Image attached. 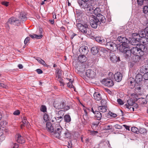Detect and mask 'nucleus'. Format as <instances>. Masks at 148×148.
<instances>
[{
  "instance_id": "obj_55",
  "label": "nucleus",
  "mask_w": 148,
  "mask_h": 148,
  "mask_svg": "<svg viewBox=\"0 0 148 148\" xmlns=\"http://www.w3.org/2000/svg\"><path fill=\"white\" fill-rule=\"evenodd\" d=\"M108 76H109V78H110V79H112L114 77V75H113L112 73L110 72L108 74Z\"/></svg>"
},
{
  "instance_id": "obj_7",
  "label": "nucleus",
  "mask_w": 148,
  "mask_h": 148,
  "mask_svg": "<svg viewBox=\"0 0 148 148\" xmlns=\"http://www.w3.org/2000/svg\"><path fill=\"white\" fill-rule=\"evenodd\" d=\"M103 84L108 87H111L114 84L113 81L111 79H103L102 82Z\"/></svg>"
},
{
  "instance_id": "obj_21",
  "label": "nucleus",
  "mask_w": 148,
  "mask_h": 148,
  "mask_svg": "<svg viewBox=\"0 0 148 148\" xmlns=\"http://www.w3.org/2000/svg\"><path fill=\"white\" fill-rule=\"evenodd\" d=\"M93 96L95 100L99 101L102 99L101 94L98 92H95L93 95Z\"/></svg>"
},
{
  "instance_id": "obj_8",
  "label": "nucleus",
  "mask_w": 148,
  "mask_h": 148,
  "mask_svg": "<svg viewBox=\"0 0 148 148\" xmlns=\"http://www.w3.org/2000/svg\"><path fill=\"white\" fill-rule=\"evenodd\" d=\"M106 46L111 50L115 51L118 48L116 45L112 42H109L107 43Z\"/></svg>"
},
{
  "instance_id": "obj_47",
  "label": "nucleus",
  "mask_w": 148,
  "mask_h": 148,
  "mask_svg": "<svg viewBox=\"0 0 148 148\" xmlns=\"http://www.w3.org/2000/svg\"><path fill=\"white\" fill-rule=\"evenodd\" d=\"M143 12L144 13L146 14L148 12V5L145 6L143 8Z\"/></svg>"
},
{
  "instance_id": "obj_63",
  "label": "nucleus",
  "mask_w": 148,
  "mask_h": 148,
  "mask_svg": "<svg viewBox=\"0 0 148 148\" xmlns=\"http://www.w3.org/2000/svg\"><path fill=\"white\" fill-rule=\"evenodd\" d=\"M112 126L110 125H108L106 127V129L108 130L110 129H112Z\"/></svg>"
},
{
  "instance_id": "obj_37",
  "label": "nucleus",
  "mask_w": 148,
  "mask_h": 148,
  "mask_svg": "<svg viewBox=\"0 0 148 148\" xmlns=\"http://www.w3.org/2000/svg\"><path fill=\"white\" fill-rule=\"evenodd\" d=\"M147 132V131L145 129L143 128H140L139 129V133H140L141 134H146Z\"/></svg>"
},
{
  "instance_id": "obj_26",
  "label": "nucleus",
  "mask_w": 148,
  "mask_h": 148,
  "mask_svg": "<svg viewBox=\"0 0 148 148\" xmlns=\"http://www.w3.org/2000/svg\"><path fill=\"white\" fill-rule=\"evenodd\" d=\"M140 42H142L144 44L147 45L148 44V37H142L140 38Z\"/></svg>"
},
{
  "instance_id": "obj_23",
  "label": "nucleus",
  "mask_w": 148,
  "mask_h": 148,
  "mask_svg": "<svg viewBox=\"0 0 148 148\" xmlns=\"http://www.w3.org/2000/svg\"><path fill=\"white\" fill-rule=\"evenodd\" d=\"M71 136V134L69 132H68L66 130H64V132H63L61 137H62L65 138H68L70 137Z\"/></svg>"
},
{
  "instance_id": "obj_46",
  "label": "nucleus",
  "mask_w": 148,
  "mask_h": 148,
  "mask_svg": "<svg viewBox=\"0 0 148 148\" xmlns=\"http://www.w3.org/2000/svg\"><path fill=\"white\" fill-rule=\"evenodd\" d=\"M0 87L4 88L5 89H8V86L4 83H0Z\"/></svg>"
},
{
  "instance_id": "obj_15",
  "label": "nucleus",
  "mask_w": 148,
  "mask_h": 148,
  "mask_svg": "<svg viewBox=\"0 0 148 148\" xmlns=\"http://www.w3.org/2000/svg\"><path fill=\"white\" fill-rule=\"evenodd\" d=\"M64 130L59 124H57L55 125L54 127L53 131V132H52V133L57 131H59L58 132L59 133H60V132H64Z\"/></svg>"
},
{
  "instance_id": "obj_38",
  "label": "nucleus",
  "mask_w": 148,
  "mask_h": 148,
  "mask_svg": "<svg viewBox=\"0 0 148 148\" xmlns=\"http://www.w3.org/2000/svg\"><path fill=\"white\" fill-rule=\"evenodd\" d=\"M56 77L58 78H60L62 76L61 71L59 69H57L56 71Z\"/></svg>"
},
{
  "instance_id": "obj_1",
  "label": "nucleus",
  "mask_w": 148,
  "mask_h": 148,
  "mask_svg": "<svg viewBox=\"0 0 148 148\" xmlns=\"http://www.w3.org/2000/svg\"><path fill=\"white\" fill-rule=\"evenodd\" d=\"M89 19L91 26L94 28H96L98 25H103L106 21L104 16L99 13L98 14L96 17L93 15L90 16Z\"/></svg>"
},
{
  "instance_id": "obj_27",
  "label": "nucleus",
  "mask_w": 148,
  "mask_h": 148,
  "mask_svg": "<svg viewBox=\"0 0 148 148\" xmlns=\"http://www.w3.org/2000/svg\"><path fill=\"white\" fill-rule=\"evenodd\" d=\"M19 20L22 21H25L27 19L24 13L21 12L19 16Z\"/></svg>"
},
{
  "instance_id": "obj_13",
  "label": "nucleus",
  "mask_w": 148,
  "mask_h": 148,
  "mask_svg": "<svg viewBox=\"0 0 148 148\" xmlns=\"http://www.w3.org/2000/svg\"><path fill=\"white\" fill-rule=\"evenodd\" d=\"M15 138L16 141L18 143L22 144L24 143L25 142V139L20 134H16Z\"/></svg>"
},
{
  "instance_id": "obj_64",
  "label": "nucleus",
  "mask_w": 148,
  "mask_h": 148,
  "mask_svg": "<svg viewBox=\"0 0 148 148\" xmlns=\"http://www.w3.org/2000/svg\"><path fill=\"white\" fill-rule=\"evenodd\" d=\"M145 33L146 36L148 37V27H147L145 28Z\"/></svg>"
},
{
  "instance_id": "obj_10",
  "label": "nucleus",
  "mask_w": 148,
  "mask_h": 148,
  "mask_svg": "<svg viewBox=\"0 0 148 148\" xmlns=\"http://www.w3.org/2000/svg\"><path fill=\"white\" fill-rule=\"evenodd\" d=\"M110 60L114 63H116L120 60L119 58L117 57L113 52L110 53Z\"/></svg>"
},
{
  "instance_id": "obj_19",
  "label": "nucleus",
  "mask_w": 148,
  "mask_h": 148,
  "mask_svg": "<svg viewBox=\"0 0 148 148\" xmlns=\"http://www.w3.org/2000/svg\"><path fill=\"white\" fill-rule=\"evenodd\" d=\"M85 55H79L78 57V60L81 63H83L86 61L87 60L86 57L84 56Z\"/></svg>"
},
{
  "instance_id": "obj_35",
  "label": "nucleus",
  "mask_w": 148,
  "mask_h": 148,
  "mask_svg": "<svg viewBox=\"0 0 148 148\" xmlns=\"http://www.w3.org/2000/svg\"><path fill=\"white\" fill-rule=\"evenodd\" d=\"M95 115L97 120H99L101 119L102 117V115L100 112L97 111H95Z\"/></svg>"
},
{
  "instance_id": "obj_31",
  "label": "nucleus",
  "mask_w": 148,
  "mask_h": 148,
  "mask_svg": "<svg viewBox=\"0 0 148 148\" xmlns=\"http://www.w3.org/2000/svg\"><path fill=\"white\" fill-rule=\"evenodd\" d=\"M29 36L33 39L35 38L36 39H40L42 37V35H37L36 34H34L33 35H29Z\"/></svg>"
},
{
  "instance_id": "obj_45",
  "label": "nucleus",
  "mask_w": 148,
  "mask_h": 148,
  "mask_svg": "<svg viewBox=\"0 0 148 148\" xmlns=\"http://www.w3.org/2000/svg\"><path fill=\"white\" fill-rule=\"evenodd\" d=\"M40 110L43 112H45L47 111V108L46 106L44 105H42L41 106Z\"/></svg>"
},
{
  "instance_id": "obj_22",
  "label": "nucleus",
  "mask_w": 148,
  "mask_h": 148,
  "mask_svg": "<svg viewBox=\"0 0 148 148\" xmlns=\"http://www.w3.org/2000/svg\"><path fill=\"white\" fill-rule=\"evenodd\" d=\"M91 8H92V10H90L89 12L90 13H94L95 14H96L97 13L99 12L100 11V9L98 8H95L92 5H91Z\"/></svg>"
},
{
  "instance_id": "obj_4",
  "label": "nucleus",
  "mask_w": 148,
  "mask_h": 148,
  "mask_svg": "<svg viewBox=\"0 0 148 148\" xmlns=\"http://www.w3.org/2000/svg\"><path fill=\"white\" fill-rule=\"evenodd\" d=\"M54 107L56 109H63L65 110H67L70 108L68 106H66L65 103L63 101L58 102L55 101L53 103Z\"/></svg>"
},
{
  "instance_id": "obj_14",
  "label": "nucleus",
  "mask_w": 148,
  "mask_h": 148,
  "mask_svg": "<svg viewBox=\"0 0 148 148\" xmlns=\"http://www.w3.org/2000/svg\"><path fill=\"white\" fill-rule=\"evenodd\" d=\"M114 79L115 81L117 82H120L122 80V75L120 72H117L114 75Z\"/></svg>"
},
{
  "instance_id": "obj_62",
  "label": "nucleus",
  "mask_w": 148,
  "mask_h": 148,
  "mask_svg": "<svg viewBox=\"0 0 148 148\" xmlns=\"http://www.w3.org/2000/svg\"><path fill=\"white\" fill-rule=\"evenodd\" d=\"M83 118L84 120H87V114L86 113L85 114L83 115Z\"/></svg>"
},
{
  "instance_id": "obj_11",
  "label": "nucleus",
  "mask_w": 148,
  "mask_h": 148,
  "mask_svg": "<svg viewBox=\"0 0 148 148\" xmlns=\"http://www.w3.org/2000/svg\"><path fill=\"white\" fill-rule=\"evenodd\" d=\"M123 51L125 53V57L126 58H130L132 56V51L131 49L130 48H127L124 49Z\"/></svg>"
},
{
  "instance_id": "obj_42",
  "label": "nucleus",
  "mask_w": 148,
  "mask_h": 148,
  "mask_svg": "<svg viewBox=\"0 0 148 148\" xmlns=\"http://www.w3.org/2000/svg\"><path fill=\"white\" fill-rule=\"evenodd\" d=\"M143 55H135V59L134 60V62H136L139 61L140 60L141 58L140 56H143Z\"/></svg>"
},
{
  "instance_id": "obj_5",
  "label": "nucleus",
  "mask_w": 148,
  "mask_h": 148,
  "mask_svg": "<svg viewBox=\"0 0 148 148\" xmlns=\"http://www.w3.org/2000/svg\"><path fill=\"white\" fill-rule=\"evenodd\" d=\"M78 3L81 8H83L86 11L89 12L90 10H92L91 8V4L90 2H87L83 1H78Z\"/></svg>"
},
{
  "instance_id": "obj_25",
  "label": "nucleus",
  "mask_w": 148,
  "mask_h": 148,
  "mask_svg": "<svg viewBox=\"0 0 148 148\" xmlns=\"http://www.w3.org/2000/svg\"><path fill=\"white\" fill-rule=\"evenodd\" d=\"M99 110L102 112H105L107 110V107L106 106H99L98 108Z\"/></svg>"
},
{
  "instance_id": "obj_43",
  "label": "nucleus",
  "mask_w": 148,
  "mask_h": 148,
  "mask_svg": "<svg viewBox=\"0 0 148 148\" xmlns=\"http://www.w3.org/2000/svg\"><path fill=\"white\" fill-rule=\"evenodd\" d=\"M64 114V111L63 110H60L59 111L58 113L56 114L57 116H63Z\"/></svg>"
},
{
  "instance_id": "obj_12",
  "label": "nucleus",
  "mask_w": 148,
  "mask_h": 148,
  "mask_svg": "<svg viewBox=\"0 0 148 148\" xmlns=\"http://www.w3.org/2000/svg\"><path fill=\"white\" fill-rule=\"evenodd\" d=\"M79 51L82 54H86L88 51V48L86 46H82L80 47Z\"/></svg>"
},
{
  "instance_id": "obj_54",
  "label": "nucleus",
  "mask_w": 148,
  "mask_h": 148,
  "mask_svg": "<svg viewBox=\"0 0 148 148\" xmlns=\"http://www.w3.org/2000/svg\"><path fill=\"white\" fill-rule=\"evenodd\" d=\"M143 78L145 80H148V72L144 74L143 75Z\"/></svg>"
},
{
  "instance_id": "obj_6",
  "label": "nucleus",
  "mask_w": 148,
  "mask_h": 148,
  "mask_svg": "<svg viewBox=\"0 0 148 148\" xmlns=\"http://www.w3.org/2000/svg\"><path fill=\"white\" fill-rule=\"evenodd\" d=\"M77 27L79 31L82 33L89 34L88 32V31L87 30L88 28V26L86 24L83 25L81 23H78L77 24Z\"/></svg>"
},
{
  "instance_id": "obj_34",
  "label": "nucleus",
  "mask_w": 148,
  "mask_h": 148,
  "mask_svg": "<svg viewBox=\"0 0 148 148\" xmlns=\"http://www.w3.org/2000/svg\"><path fill=\"white\" fill-rule=\"evenodd\" d=\"M22 122L23 124H21V128H22L23 126H27L28 123L26 117H23V119H22Z\"/></svg>"
},
{
  "instance_id": "obj_52",
  "label": "nucleus",
  "mask_w": 148,
  "mask_h": 148,
  "mask_svg": "<svg viewBox=\"0 0 148 148\" xmlns=\"http://www.w3.org/2000/svg\"><path fill=\"white\" fill-rule=\"evenodd\" d=\"M67 86L69 88H73L74 87V86L73 85L72 82L70 81L67 84Z\"/></svg>"
},
{
  "instance_id": "obj_51",
  "label": "nucleus",
  "mask_w": 148,
  "mask_h": 148,
  "mask_svg": "<svg viewBox=\"0 0 148 148\" xmlns=\"http://www.w3.org/2000/svg\"><path fill=\"white\" fill-rule=\"evenodd\" d=\"M43 119L45 122L49 120V117L48 115L45 114L43 116Z\"/></svg>"
},
{
  "instance_id": "obj_33",
  "label": "nucleus",
  "mask_w": 148,
  "mask_h": 148,
  "mask_svg": "<svg viewBox=\"0 0 148 148\" xmlns=\"http://www.w3.org/2000/svg\"><path fill=\"white\" fill-rule=\"evenodd\" d=\"M127 103L128 104L127 105L129 106H133L134 105L136 106V108H137L138 106L137 104L135 103L131 99H129L127 101Z\"/></svg>"
},
{
  "instance_id": "obj_56",
  "label": "nucleus",
  "mask_w": 148,
  "mask_h": 148,
  "mask_svg": "<svg viewBox=\"0 0 148 148\" xmlns=\"http://www.w3.org/2000/svg\"><path fill=\"white\" fill-rule=\"evenodd\" d=\"M20 113V112L19 110H17L15 111L13 113V114L15 115H18Z\"/></svg>"
},
{
  "instance_id": "obj_17",
  "label": "nucleus",
  "mask_w": 148,
  "mask_h": 148,
  "mask_svg": "<svg viewBox=\"0 0 148 148\" xmlns=\"http://www.w3.org/2000/svg\"><path fill=\"white\" fill-rule=\"evenodd\" d=\"M53 125L52 126L51 123L47 122L46 123V127L47 130L49 132L52 133L53 131L54 127Z\"/></svg>"
},
{
  "instance_id": "obj_28",
  "label": "nucleus",
  "mask_w": 148,
  "mask_h": 148,
  "mask_svg": "<svg viewBox=\"0 0 148 148\" xmlns=\"http://www.w3.org/2000/svg\"><path fill=\"white\" fill-rule=\"evenodd\" d=\"M58 132H59V131L53 132L52 133V134L56 138H60V136H61V135L63 132H60V133H59Z\"/></svg>"
},
{
  "instance_id": "obj_61",
  "label": "nucleus",
  "mask_w": 148,
  "mask_h": 148,
  "mask_svg": "<svg viewBox=\"0 0 148 148\" xmlns=\"http://www.w3.org/2000/svg\"><path fill=\"white\" fill-rule=\"evenodd\" d=\"M36 72L38 73L39 74H40L42 73V71L40 69H38L36 70Z\"/></svg>"
},
{
  "instance_id": "obj_53",
  "label": "nucleus",
  "mask_w": 148,
  "mask_h": 148,
  "mask_svg": "<svg viewBox=\"0 0 148 148\" xmlns=\"http://www.w3.org/2000/svg\"><path fill=\"white\" fill-rule=\"evenodd\" d=\"M117 101L118 103L120 105H123L124 104V102L120 99H118L117 100Z\"/></svg>"
},
{
  "instance_id": "obj_30",
  "label": "nucleus",
  "mask_w": 148,
  "mask_h": 148,
  "mask_svg": "<svg viewBox=\"0 0 148 148\" xmlns=\"http://www.w3.org/2000/svg\"><path fill=\"white\" fill-rule=\"evenodd\" d=\"M127 39L126 38L122 36H119L117 39L118 41L122 43L125 42Z\"/></svg>"
},
{
  "instance_id": "obj_48",
  "label": "nucleus",
  "mask_w": 148,
  "mask_h": 148,
  "mask_svg": "<svg viewBox=\"0 0 148 148\" xmlns=\"http://www.w3.org/2000/svg\"><path fill=\"white\" fill-rule=\"evenodd\" d=\"M144 0H137L138 4L140 6H141L143 4Z\"/></svg>"
},
{
  "instance_id": "obj_36",
  "label": "nucleus",
  "mask_w": 148,
  "mask_h": 148,
  "mask_svg": "<svg viewBox=\"0 0 148 148\" xmlns=\"http://www.w3.org/2000/svg\"><path fill=\"white\" fill-rule=\"evenodd\" d=\"M36 60L40 64H42L44 66L46 65V64L45 62V61L42 59L41 58L37 57L36 59Z\"/></svg>"
},
{
  "instance_id": "obj_41",
  "label": "nucleus",
  "mask_w": 148,
  "mask_h": 148,
  "mask_svg": "<svg viewBox=\"0 0 148 148\" xmlns=\"http://www.w3.org/2000/svg\"><path fill=\"white\" fill-rule=\"evenodd\" d=\"M131 130L133 132L137 134H138L139 130L137 128L135 127H131Z\"/></svg>"
},
{
  "instance_id": "obj_9",
  "label": "nucleus",
  "mask_w": 148,
  "mask_h": 148,
  "mask_svg": "<svg viewBox=\"0 0 148 148\" xmlns=\"http://www.w3.org/2000/svg\"><path fill=\"white\" fill-rule=\"evenodd\" d=\"M85 74L87 77L91 78L94 77L96 75V73L95 71L90 69L87 70Z\"/></svg>"
},
{
  "instance_id": "obj_49",
  "label": "nucleus",
  "mask_w": 148,
  "mask_h": 148,
  "mask_svg": "<svg viewBox=\"0 0 148 148\" xmlns=\"http://www.w3.org/2000/svg\"><path fill=\"white\" fill-rule=\"evenodd\" d=\"M125 106L126 108L130 110L131 111H134V108L133 107H132V106H129L127 104H125Z\"/></svg>"
},
{
  "instance_id": "obj_58",
  "label": "nucleus",
  "mask_w": 148,
  "mask_h": 148,
  "mask_svg": "<svg viewBox=\"0 0 148 148\" xmlns=\"http://www.w3.org/2000/svg\"><path fill=\"white\" fill-rule=\"evenodd\" d=\"M30 38L29 37H27L25 40L24 43L25 44H27Z\"/></svg>"
},
{
  "instance_id": "obj_24",
  "label": "nucleus",
  "mask_w": 148,
  "mask_h": 148,
  "mask_svg": "<svg viewBox=\"0 0 148 148\" xmlns=\"http://www.w3.org/2000/svg\"><path fill=\"white\" fill-rule=\"evenodd\" d=\"M130 43L129 40L127 39L125 42L122 43V45L123 47V50L124 49H125L127 48H129V43Z\"/></svg>"
},
{
  "instance_id": "obj_60",
  "label": "nucleus",
  "mask_w": 148,
  "mask_h": 148,
  "mask_svg": "<svg viewBox=\"0 0 148 148\" xmlns=\"http://www.w3.org/2000/svg\"><path fill=\"white\" fill-rule=\"evenodd\" d=\"M2 4L3 5H4L6 6H7L8 5L9 3L7 2L3 1L2 2Z\"/></svg>"
},
{
  "instance_id": "obj_20",
  "label": "nucleus",
  "mask_w": 148,
  "mask_h": 148,
  "mask_svg": "<svg viewBox=\"0 0 148 148\" xmlns=\"http://www.w3.org/2000/svg\"><path fill=\"white\" fill-rule=\"evenodd\" d=\"M92 53L93 55H96L99 52V47L94 46L91 48V49Z\"/></svg>"
},
{
  "instance_id": "obj_32",
  "label": "nucleus",
  "mask_w": 148,
  "mask_h": 148,
  "mask_svg": "<svg viewBox=\"0 0 148 148\" xmlns=\"http://www.w3.org/2000/svg\"><path fill=\"white\" fill-rule=\"evenodd\" d=\"M140 71L141 73H144V74L148 72V67L147 65L143 66V67L140 69Z\"/></svg>"
},
{
  "instance_id": "obj_18",
  "label": "nucleus",
  "mask_w": 148,
  "mask_h": 148,
  "mask_svg": "<svg viewBox=\"0 0 148 148\" xmlns=\"http://www.w3.org/2000/svg\"><path fill=\"white\" fill-rule=\"evenodd\" d=\"M8 23L11 24H15L16 22L18 23L19 22V20H18L14 17L10 18L8 20Z\"/></svg>"
},
{
  "instance_id": "obj_44",
  "label": "nucleus",
  "mask_w": 148,
  "mask_h": 148,
  "mask_svg": "<svg viewBox=\"0 0 148 148\" xmlns=\"http://www.w3.org/2000/svg\"><path fill=\"white\" fill-rule=\"evenodd\" d=\"M96 40L99 43H103L104 41L103 39H102L99 37H96L95 38Z\"/></svg>"
},
{
  "instance_id": "obj_16",
  "label": "nucleus",
  "mask_w": 148,
  "mask_h": 148,
  "mask_svg": "<svg viewBox=\"0 0 148 148\" xmlns=\"http://www.w3.org/2000/svg\"><path fill=\"white\" fill-rule=\"evenodd\" d=\"M143 77H143L141 74H137L136 75L135 79L134 80L135 82L137 84H140L142 81Z\"/></svg>"
},
{
  "instance_id": "obj_39",
  "label": "nucleus",
  "mask_w": 148,
  "mask_h": 148,
  "mask_svg": "<svg viewBox=\"0 0 148 148\" xmlns=\"http://www.w3.org/2000/svg\"><path fill=\"white\" fill-rule=\"evenodd\" d=\"M145 33V29L143 31H141L140 34L138 35L139 36V38H140L142 37H144L146 36V35Z\"/></svg>"
},
{
  "instance_id": "obj_57",
  "label": "nucleus",
  "mask_w": 148,
  "mask_h": 148,
  "mask_svg": "<svg viewBox=\"0 0 148 148\" xmlns=\"http://www.w3.org/2000/svg\"><path fill=\"white\" fill-rule=\"evenodd\" d=\"M106 100L104 99H102L101 101V104L103 106H105L106 103Z\"/></svg>"
},
{
  "instance_id": "obj_40",
  "label": "nucleus",
  "mask_w": 148,
  "mask_h": 148,
  "mask_svg": "<svg viewBox=\"0 0 148 148\" xmlns=\"http://www.w3.org/2000/svg\"><path fill=\"white\" fill-rule=\"evenodd\" d=\"M99 51L103 53H107L108 50L105 48L99 47Z\"/></svg>"
},
{
  "instance_id": "obj_50",
  "label": "nucleus",
  "mask_w": 148,
  "mask_h": 148,
  "mask_svg": "<svg viewBox=\"0 0 148 148\" xmlns=\"http://www.w3.org/2000/svg\"><path fill=\"white\" fill-rule=\"evenodd\" d=\"M141 87L140 86V85H138V86H136L135 88V91L136 92H140V90L141 89Z\"/></svg>"
},
{
  "instance_id": "obj_2",
  "label": "nucleus",
  "mask_w": 148,
  "mask_h": 148,
  "mask_svg": "<svg viewBox=\"0 0 148 148\" xmlns=\"http://www.w3.org/2000/svg\"><path fill=\"white\" fill-rule=\"evenodd\" d=\"M143 47L144 49L145 47L142 45H140L139 46H136L132 49V53L134 55H143L144 54Z\"/></svg>"
},
{
  "instance_id": "obj_29",
  "label": "nucleus",
  "mask_w": 148,
  "mask_h": 148,
  "mask_svg": "<svg viewBox=\"0 0 148 148\" xmlns=\"http://www.w3.org/2000/svg\"><path fill=\"white\" fill-rule=\"evenodd\" d=\"M64 121L66 123H69L71 121L70 116L69 114H66L64 116Z\"/></svg>"
},
{
  "instance_id": "obj_3",
  "label": "nucleus",
  "mask_w": 148,
  "mask_h": 148,
  "mask_svg": "<svg viewBox=\"0 0 148 148\" xmlns=\"http://www.w3.org/2000/svg\"><path fill=\"white\" fill-rule=\"evenodd\" d=\"M132 36V38L129 40L130 43L135 46H139L141 44L139 43L140 40L138 34L136 33H133Z\"/></svg>"
},
{
  "instance_id": "obj_59",
  "label": "nucleus",
  "mask_w": 148,
  "mask_h": 148,
  "mask_svg": "<svg viewBox=\"0 0 148 148\" xmlns=\"http://www.w3.org/2000/svg\"><path fill=\"white\" fill-rule=\"evenodd\" d=\"M115 128L116 129H120L122 128V126L118 124H116L114 126Z\"/></svg>"
}]
</instances>
